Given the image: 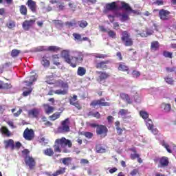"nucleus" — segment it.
Here are the masks:
<instances>
[{
  "instance_id": "1",
  "label": "nucleus",
  "mask_w": 176,
  "mask_h": 176,
  "mask_svg": "<svg viewBox=\"0 0 176 176\" xmlns=\"http://www.w3.org/2000/svg\"><path fill=\"white\" fill-rule=\"evenodd\" d=\"M61 57L64 59L65 63L70 65L72 68H76L77 65H80L83 63V58L85 55L83 53L78 52H76V56H71L69 55V51L63 50L61 52Z\"/></svg>"
},
{
  "instance_id": "2",
  "label": "nucleus",
  "mask_w": 176,
  "mask_h": 176,
  "mask_svg": "<svg viewBox=\"0 0 176 176\" xmlns=\"http://www.w3.org/2000/svg\"><path fill=\"white\" fill-rule=\"evenodd\" d=\"M72 148V142L70 140H68L64 137L61 138H58L55 140L54 144L53 146L54 152H58L61 153H68L69 151L65 148ZM61 149H63V151Z\"/></svg>"
},
{
  "instance_id": "3",
  "label": "nucleus",
  "mask_w": 176,
  "mask_h": 176,
  "mask_svg": "<svg viewBox=\"0 0 176 176\" xmlns=\"http://www.w3.org/2000/svg\"><path fill=\"white\" fill-rule=\"evenodd\" d=\"M22 153L24 156L25 166L29 167L30 170H34L36 166V161H35V159L32 156H30V150L24 149L22 151Z\"/></svg>"
},
{
  "instance_id": "4",
  "label": "nucleus",
  "mask_w": 176,
  "mask_h": 176,
  "mask_svg": "<svg viewBox=\"0 0 176 176\" xmlns=\"http://www.w3.org/2000/svg\"><path fill=\"white\" fill-rule=\"evenodd\" d=\"M121 35V41L124 46L130 47L134 45V41L129 32L123 31Z\"/></svg>"
},
{
  "instance_id": "5",
  "label": "nucleus",
  "mask_w": 176,
  "mask_h": 176,
  "mask_svg": "<svg viewBox=\"0 0 176 176\" xmlns=\"http://www.w3.org/2000/svg\"><path fill=\"white\" fill-rule=\"evenodd\" d=\"M58 87H61L63 90L57 89L54 91V94H57L58 96H65V94H68V89L69 86L68 85V82H65L63 80H59L58 84Z\"/></svg>"
},
{
  "instance_id": "6",
  "label": "nucleus",
  "mask_w": 176,
  "mask_h": 176,
  "mask_svg": "<svg viewBox=\"0 0 176 176\" xmlns=\"http://www.w3.org/2000/svg\"><path fill=\"white\" fill-rule=\"evenodd\" d=\"M154 162L159 163L158 168H166L170 164V159H168V157L162 156L160 158L154 159Z\"/></svg>"
},
{
  "instance_id": "7",
  "label": "nucleus",
  "mask_w": 176,
  "mask_h": 176,
  "mask_svg": "<svg viewBox=\"0 0 176 176\" xmlns=\"http://www.w3.org/2000/svg\"><path fill=\"white\" fill-rule=\"evenodd\" d=\"M59 133H69L71 129L69 128V118H66L61 122V125L58 128Z\"/></svg>"
},
{
  "instance_id": "8",
  "label": "nucleus",
  "mask_w": 176,
  "mask_h": 176,
  "mask_svg": "<svg viewBox=\"0 0 176 176\" xmlns=\"http://www.w3.org/2000/svg\"><path fill=\"white\" fill-rule=\"evenodd\" d=\"M111 104L108 102H105V98H102L99 100H95L91 102L90 106L96 108V107H109Z\"/></svg>"
},
{
  "instance_id": "9",
  "label": "nucleus",
  "mask_w": 176,
  "mask_h": 176,
  "mask_svg": "<svg viewBox=\"0 0 176 176\" xmlns=\"http://www.w3.org/2000/svg\"><path fill=\"white\" fill-rule=\"evenodd\" d=\"M107 64H109V60H101L100 62H98L97 60H94V67L96 69L107 70L108 69Z\"/></svg>"
},
{
  "instance_id": "10",
  "label": "nucleus",
  "mask_w": 176,
  "mask_h": 176,
  "mask_svg": "<svg viewBox=\"0 0 176 176\" xmlns=\"http://www.w3.org/2000/svg\"><path fill=\"white\" fill-rule=\"evenodd\" d=\"M23 138H25L26 141H32V140L35 138L34 129L26 128L23 132Z\"/></svg>"
},
{
  "instance_id": "11",
  "label": "nucleus",
  "mask_w": 176,
  "mask_h": 176,
  "mask_svg": "<svg viewBox=\"0 0 176 176\" xmlns=\"http://www.w3.org/2000/svg\"><path fill=\"white\" fill-rule=\"evenodd\" d=\"M108 133V128L105 125L99 124V126L96 129V134L98 135H100L102 137H107V134Z\"/></svg>"
},
{
  "instance_id": "12",
  "label": "nucleus",
  "mask_w": 176,
  "mask_h": 176,
  "mask_svg": "<svg viewBox=\"0 0 176 176\" xmlns=\"http://www.w3.org/2000/svg\"><path fill=\"white\" fill-rule=\"evenodd\" d=\"M40 113L41 110L38 108H33L28 110V116H29V118H32V119H38V118H39Z\"/></svg>"
},
{
  "instance_id": "13",
  "label": "nucleus",
  "mask_w": 176,
  "mask_h": 176,
  "mask_svg": "<svg viewBox=\"0 0 176 176\" xmlns=\"http://www.w3.org/2000/svg\"><path fill=\"white\" fill-rule=\"evenodd\" d=\"M159 17L161 20L166 21L170 20V11L162 9L159 11Z\"/></svg>"
},
{
  "instance_id": "14",
  "label": "nucleus",
  "mask_w": 176,
  "mask_h": 176,
  "mask_svg": "<svg viewBox=\"0 0 176 176\" xmlns=\"http://www.w3.org/2000/svg\"><path fill=\"white\" fill-rule=\"evenodd\" d=\"M34 24H35V19L25 20L23 22L22 27L25 31H29Z\"/></svg>"
},
{
  "instance_id": "15",
  "label": "nucleus",
  "mask_w": 176,
  "mask_h": 176,
  "mask_svg": "<svg viewBox=\"0 0 176 176\" xmlns=\"http://www.w3.org/2000/svg\"><path fill=\"white\" fill-rule=\"evenodd\" d=\"M97 74L99 75L98 78V82L99 83H101V82H104V80H107L109 76H111V74L109 73H107L105 72H101L98 71L97 72Z\"/></svg>"
},
{
  "instance_id": "16",
  "label": "nucleus",
  "mask_w": 176,
  "mask_h": 176,
  "mask_svg": "<svg viewBox=\"0 0 176 176\" xmlns=\"http://www.w3.org/2000/svg\"><path fill=\"white\" fill-rule=\"evenodd\" d=\"M34 82H36V75H32L26 78L23 83H26V86L31 87L32 86Z\"/></svg>"
},
{
  "instance_id": "17",
  "label": "nucleus",
  "mask_w": 176,
  "mask_h": 176,
  "mask_svg": "<svg viewBox=\"0 0 176 176\" xmlns=\"http://www.w3.org/2000/svg\"><path fill=\"white\" fill-rule=\"evenodd\" d=\"M26 5L33 13H36V2L33 0H28Z\"/></svg>"
},
{
  "instance_id": "18",
  "label": "nucleus",
  "mask_w": 176,
  "mask_h": 176,
  "mask_svg": "<svg viewBox=\"0 0 176 176\" xmlns=\"http://www.w3.org/2000/svg\"><path fill=\"white\" fill-rule=\"evenodd\" d=\"M74 40L77 42H83L89 41V37H83L82 38V35L79 33H73Z\"/></svg>"
},
{
  "instance_id": "19",
  "label": "nucleus",
  "mask_w": 176,
  "mask_h": 176,
  "mask_svg": "<svg viewBox=\"0 0 176 176\" xmlns=\"http://www.w3.org/2000/svg\"><path fill=\"white\" fill-rule=\"evenodd\" d=\"M5 144V149H8V148H10L12 151L14 149V141L12 139L4 141Z\"/></svg>"
},
{
  "instance_id": "20",
  "label": "nucleus",
  "mask_w": 176,
  "mask_h": 176,
  "mask_svg": "<svg viewBox=\"0 0 176 176\" xmlns=\"http://www.w3.org/2000/svg\"><path fill=\"white\" fill-rule=\"evenodd\" d=\"M43 107L46 115H50L51 113H53V112H54V107L50 106L49 104H44Z\"/></svg>"
},
{
  "instance_id": "21",
  "label": "nucleus",
  "mask_w": 176,
  "mask_h": 176,
  "mask_svg": "<svg viewBox=\"0 0 176 176\" xmlns=\"http://www.w3.org/2000/svg\"><path fill=\"white\" fill-rule=\"evenodd\" d=\"M161 109H163L164 112L168 113L171 111V104L169 103L162 102L161 104Z\"/></svg>"
},
{
  "instance_id": "22",
  "label": "nucleus",
  "mask_w": 176,
  "mask_h": 176,
  "mask_svg": "<svg viewBox=\"0 0 176 176\" xmlns=\"http://www.w3.org/2000/svg\"><path fill=\"white\" fill-rule=\"evenodd\" d=\"M12 84L5 83L3 81L0 80V90H9V89H12Z\"/></svg>"
},
{
  "instance_id": "23",
  "label": "nucleus",
  "mask_w": 176,
  "mask_h": 176,
  "mask_svg": "<svg viewBox=\"0 0 176 176\" xmlns=\"http://www.w3.org/2000/svg\"><path fill=\"white\" fill-rule=\"evenodd\" d=\"M60 112H56L54 114H52V116H49V119L50 120H52L53 122L54 120H57V119H60V117L61 116V113H63V111H64V109L60 110Z\"/></svg>"
},
{
  "instance_id": "24",
  "label": "nucleus",
  "mask_w": 176,
  "mask_h": 176,
  "mask_svg": "<svg viewBox=\"0 0 176 176\" xmlns=\"http://www.w3.org/2000/svg\"><path fill=\"white\" fill-rule=\"evenodd\" d=\"M129 151H131V152H133V153H131L130 155V159H131V160H135V159H138V157H140V154L137 153V149H135V148H131L129 149Z\"/></svg>"
},
{
  "instance_id": "25",
  "label": "nucleus",
  "mask_w": 176,
  "mask_h": 176,
  "mask_svg": "<svg viewBox=\"0 0 176 176\" xmlns=\"http://www.w3.org/2000/svg\"><path fill=\"white\" fill-rule=\"evenodd\" d=\"M118 9V6H116V2H112L106 4V10H116Z\"/></svg>"
},
{
  "instance_id": "26",
  "label": "nucleus",
  "mask_w": 176,
  "mask_h": 176,
  "mask_svg": "<svg viewBox=\"0 0 176 176\" xmlns=\"http://www.w3.org/2000/svg\"><path fill=\"white\" fill-rule=\"evenodd\" d=\"M118 69V71H122V72H127L129 71V66L126 65L124 63H120Z\"/></svg>"
},
{
  "instance_id": "27",
  "label": "nucleus",
  "mask_w": 176,
  "mask_h": 176,
  "mask_svg": "<svg viewBox=\"0 0 176 176\" xmlns=\"http://www.w3.org/2000/svg\"><path fill=\"white\" fill-rule=\"evenodd\" d=\"M65 170H67L65 167H60L58 170H57L52 175V176L63 175V174L65 173Z\"/></svg>"
},
{
  "instance_id": "28",
  "label": "nucleus",
  "mask_w": 176,
  "mask_h": 176,
  "mask_svg": "<svg viewBox=\"0 0 176 176\" xmlns=\"http://www.w3.org/2000/svg\"><path fill=\"white\" fill-rule=\"evenodd\" d=\"M159 47H160V43H159V41L151 42V50H153V52H156V50H159Z\"/></svg>"
},
{
  "instance_id": "29",
  "label": "nucleus",
  "mask_w": 176,
  "mask_h": 176,
  "mask_svg": "<svg viewBox=\"0 0 176 176\" xmlns=\"http://www.w3.org/2000/svg\"><path fill=\"white\" fill-rule=\"evenodd\" d=\"M120 97L122 100H125L127 104H131V99L130 98V96L128 94L122 93L120 94Z\"/></svg>"
},
{
  "instance_id": "30",
  "label": "nucleus",
  "mask_w": 176,
  "mask_h": 176,
  "mask_svg": "<svg viewBox=\"0 0 176 176\" xmlns=\"http://www.w3.org/2000/svg\"><path fill=\"white\" fill-rule=\"evenodd\" d=\"M52 57L54 65H56L57 67H58V65H61V63L58 61V59L60 58L58 54H54Z\"/></svg>"
},
{
  "instance_id": "31",
  "label": "nucleus",
  "mask_w": 176,
  "mask_h": 176,
  "mask_svg": "<svg viewBox=\"0 0 176 176\" xmlns=\"http://www.w3.org/2000/svg\"><path fill=\"white\" fill-rule=\"evenodd\" d=\"M19 12L22 16H27V14L28 13L27 6H25V5H21L19 6Z\"/></svg>"
},
{
  "instance_id": "32",
  "label": "nucleus",
  "mask_w": 176,
  "mask_h": 176,
  "mask_svg": "<svg viewBox=\"0 0 176 176\" xmlns=\"http://www.w3.org/2000/svg\"><path fill=\"white\" fill-rule=\"evenodd\" d=\"M41 64L44 67H50V60H47V57L46 56H43L41 60Z\"/></svg>"
},
{
  "instance_id": "33",
  "label": "nucleus",
  "mask_w": 176,
  "mask_h": 176,
  "mask_svg": "<svg viewBox=\"0 0 176 176\" xmlns=\"http://www.w3.org/2000/svg\"><path fill=\"white\" fill-rule=\"evenodd\" d=\"M88 116L89 117H92V118H96V119H100L101 118V114L98 111H96V112L89 111L88 113Z\"/></svg>"
},
{
  "instance_id": "34",
  "label": "nucleus",
  "mask_w": 176,
  "mask_h": 176,
  "mask_svg": "<svg viewBox=\"0 0 176 176\" xmlns=\"http://www.w3.org/2000/svg\"><path fill=\"white\" fill-rule=\"evenodd\" d=\"M43 153L45 155V156L52 157L53 155H54V151H53V148H48L45 150H43Z\"/></svg>"
},
{
  "instance_id": "35",
  "label": "nucleus",
  "mask_w": 176,
  "mask_h": 176,
  "mask_svg": "<svg viewBox=\"0 0 176 176\" xmlns=\"http://www.w3.org/2000/svg\"><path fill=\"white\" fill-rule=\"evenodd\" d=\"M77 75H78V76H83L86 75V68L79 67L77 70Z\"/></svg>"
},
{
  "instance_id": "36",
  "label": "nucleus",
  "mask_w": 176,
  "mask_h": 176,
  "mask_svg": "<svg viewBox=\"0 0 176 176\" xmlns=\"http://www.w3.org/2000/svg\"><path fill=\"white\" fill-rule=\"evenodd\" d=\"M58 51H60V47L55 45H51L47 47V52H51L52 53H57Z\"/></svg>"
},
{
  "instance_id": "37",
  "label": "nucleus",
  "mask_w": 176,
  "mask_h": 176,
  "mask_svg": "<svg viewBox=\"0 0 176 176\" xmlns=\"http://www.w3.org/2000/svg\"><path fill=\"white\" fill-rule=\"evenodd\" d=\"M145 122L148 130H152V129H153V122L151 120V118H147L145 120Z\"/></svg>"
},
{
  "instance_id": "38",
  "label": "nucleus",
  "mask_w": 176,
  "mask_h": 176,
  "mask_svg": "<svg viewBox=\"0 0 176 176\" xmlns=\"http://www.w3.org/2000/svg\"><path fill=\"white\" fill-rule=\"evenodd\" d=\"M129 113H130V112H129V110L121 109L119 111L118 115H120L123 118V119H126V116L129 115Z\"/></svg>"
},
{
  "instance_id": "39",
  "label": "nucleus",
  "mask_w": 176,
  "mask_h": 176,
  "mask_svg": "<svg viewBox=\"0 0 176 176\" xmlns=\"http://www.w3.org/2000/svg\"><path fill=\"white\" fill-rule=\"evenodd\" d=\"M139 35H140V36H142V38H146L147 36L153 35V30H147L146 32V33L142 32V33L139 34Z\"/></svg>"
},
{
  "instance_id": "40",
  "label": "nucleus",
  "mask_w": 176,
  "mask_h": 176,
  "mask_svg": "<svg viewBox=\"0 0 176 176\" xmlns=\"http://www.w3.org/2000/svg\"><path fill=\"white\" fill-rule=\"evenodd\" d=\"M61 161L64 166H69V164H71V162L72 161V158L65 157L63 159H61Z\"/></svg>"
},
{
  "instance_id": "41",
  "label": "nucleus",
  "mask_w": 176,
  "mask_h": 176,
  "mask_svg": "<svg viewBox=\"0 0 176 176\" xmlns=\"http://www.w3.org/2000/svg\"><path fill=\"white\" fill-rule=\"evenodd\" d=\"M140 116L144 120H146L148 119V118H149V113H148V112H146V111H140Z\"/></svg>"
},
{
  "instance_id": "42",
  "label": "nucleus",
  "mask_w": 176,
  "mask_h": 176,
  "mask_svg": "<svg viewBox=\"0 0 176 176\" xmlns=\"http://www.w3.org/2000/svg\"><path fill=\"white\" fill-rule=\"evenodd\" d=\"M6 27H8L9 30H12V28L16 27V22H14V21H9L6 23Z\"/></svg>"
},
{
  "instance_id": "43",
  "label": "nucleus",
  "mask_w": 176,
  "mask_h": 176,
  "mask_svg": "<svg viewBox=\"0 0 176 176\" xmlns=\"http://www.w3.org/2000/svg\"><path fill=\"white\" fill-rule=\"evenodd\" d=\"M1 133L7 135L8 137H10V131L6 126H2L1 128Z\"/></svg>"
},
{
  "instance_id": "44",
  "label": "nucleus",
  "mask_w": 176,
  "mask_h": 176,
  "mask_svg": "<svg viewBox=\"0 0 176 176\" xmlns=\"http://www.w3.org/2000/svg\"><path fill=\"white\" fill-rule=\"evenodd\" d=\"M122 9H124L125 10H127L128 12L131 11V7L129 5V3H126L125 2L121 3Z\"/></svg>"
},
{
  "instance_id": "45",
  "label": "nucleus",
  "mask_w": 176,
  "mask_h": 176,
  "mask_svg": "<svg viewBox=\"0 0 176 176\" xmlns=\"http://www.w3.org/2000/svg\"><path fill=\"white\" fill-rule=\"evenodd\" d=\"M82 135H85V137L86 138H87L88 140H90V139L93 138V137H94V135L93 134V133L89 132V131L82 132Z\"/></svg>"
},
{
  "instance_id": "46",
  "label": "nucleus",
  "mask_w": 176,
  "mask_h": 176,
  "mask_svg": "<svg viewBox=\"0 0 176 176\" xmlns=\"http://www.w3.org/2000/svg\"><path fill=\"white\" fill-rule=\"evenodd\" d=\"M20 53H21V52L20 50L14 49L11 52V56H12L13 58L17 57L19 56V54H20Z\"/></svg>"
},
{
  "instance_id": "47",
  "label": "nucleus",
  "mask_w": 176,
  "mask_h": 176,
  "mask_svg": "<svg viewBox=\"0 0 176 176\" xmlns=\"http://www.w3.org/2000/svg\"><path fill=\"white\" fill-rule=\"evenodd\" d=\"M78 24L80 28H86V26L89 25V23L86 21H80L78 22Z\"/></svg>"
},
{
  "instance_id": "48",
  "label": "nucleus",
  "mask_w": 176,
  "mask_h": 176,
  "mask_svg": "<svg viewBox=\"0 0 176 176\" xmlns=\"http://www.w3.org/2000/svg\"><path fill=\"white\" fill-rule=\"evenodd\" d=\"M65 25L68 27V28H71V27H75V25H76V21L73 20L72 22L67 21L65 22Z\"/></svg>"
},
{
  "instance_id": "49",
  "label": "nucleus",
  "mask_w": 176,
  "mask_h": 176,
  "mask_svg": "<svg viewBox=\"0 0 176 176\" xmlns=\"http://www.w3.org/2000/svg\"><path fill=\"white\" fill-rule=\"evenodd\" d=\"M107 34L110 38H112L113 39H116V32L113 30L107 31Z\"/></svg>"
},
{
  "instance_id": "50",
  "label": "nucleus",
  "mask_w": 176,
  "mask_h": 176,
  "mask_svg": "<svg viewBox=\"0 0 176 176\" xmlns=\"http://www.w3.org/2000/svg\"><path fill=\"white\" fill-rule=\"evenodd\" d=\"M53 23L56 27H63L64 23L60 20H54Z\"/></svg>"
},
{
  "instance_id": "51",
  "label": "nucleus",
  "mask_w": 176,
  "mask_h": 176,
  "mask_svg": "<svg viewBox=\"0 0 176 176\" xmlns=\"http://www.w3.org/2000/svg\"><path fill=\"white\" fill-rule=\"evenodd\" d=\"M163 56H164L166 58H173V52H169L168 51H164Z\"/></svg>"
},
{
  "instance_id": "52",
  "label": "nucleus",
  "mask_w": 176,
  "mask_h": 176,
  "mask_svg": "<svg viewBox=\"0 0 176 176\" xmlns=\"http://www.w3.org/2000/svg\"><path fill=\"white\" fill-rule=\"evenodd\" d=\"M94 56L95 57V58H107V57H108L107 54H98V53L94 54Z\"/></svg>"
},
{
  "instance_id": "53",
  "label": "nucleus",
  "mask_w": 176,
  "mask_h": 176,
  "mask_svg": "<svg viewBox=\"0 0 176 176\" xmlns=\"http://www.w3.org/2000/svg\"><path fill=\"white\" fill-rule=\"evenodd\" d=\"M96 152L98 153H104V152H105V148H102L101 145H98L96 146Z\"/></svg>"
},
{
  "instance_id": "54",
  "label": "nucleus",
  "mask_w": 176,
  "mask_h": 176,
  "mask_svg": "<svg viewBox=\"0 0 176 176\" xmlns=\"http://www.w3.org/2000/svg\"><path fill=\"white\" fill-rule=\"evenodd\" d=\"M162 146L166 149V151H167V152H168V153H173V151L170 148V145L167 144V143L163 142Z\"/></svg>"
},
{
  "instance_id": "55",
  "label": "nucleus",
  "mask_w": 176,
  "mask_h": 176,
  "mask_svg": "<svg viewBox=\"0 0 176 176\" xmlns=\"http://www.w3.org/2000/svg\"><path fill=\"white\" fill-rule=\"evenodd\" d=\"M165 82L168 83V85H173L174 80H173V78H170L168 76L164 78Z\"/></svg>"
},
{
  "instance_id": "56",
  "label": "nucleus",
  "mask_w": 176,
  "mask_h": 176,
  "mask_svg": "<svg viewBox=\"0 0 176 176\" xmlns=\"http://www.w3.org/2000/svg\"><path fill=\"white\" fill-rule=\"evenodd\" d=\"M70 104L76 107V108H77V109H82V106H80V104H79L78 102H73L72 101H71Z\"/></svg>"
},
{
  "instance_id": "57",
  "label": "nucleus",
  "mask_w": 176,
  "mask_h": 176,
  "mask_svg": "<svg viewBox=\"0 0 176 176\" xmlns=\"http://www.w3.org/2000/svg\"><path fill=\"white\" fill-rule=\"evenodd\" d=\"M32 93V88L30 87L28 91H24L23 93V97H28V96H30Z\"/></svg>"
},
{
  "instance_id": "58",
  "label": "nucleus",
  "mask_w": 176,
  "mask_h": 176,
  "mask_svg": "<svg viewBox=\"0 0 176 176\" xmlns=\"http://www.w3.org/2000/svg\"><path fill=\"white\" fill-rule=\"evenodd\" d=\"M116 131H117V134H118V135H122V134L123 133V131H124V130H126V128H120V127H118L116 128Z\"/></svg>"
},
{
  "instance_id": "59",
  "label": "nucleus",
  "mask_w": 176,
  "mask_h": 176,
  "mask_svg": "<svg viewBox=\"0 0 176 176\" xmlns=\"http://www.w3.org/2000/svg\"><path fill=\"white\" fill-rule=\"evenodd\" d=\"M132 75L133 78H139V76H140L141 75V73L137 70H133L132 72Z\"/></svg>"
},
{
  "instance_id": "60",
  "label": "nucleus",
  "mask_w": 176,
  "mask_h": 176,
  "mask_svg": "<svg viewBox=\"0 0 176 176\" xmlns=\"http://www.w3.org/2000/svg\"><path fill=\"white\" fill-rule=\"evenodd\" d=\"M129 20V15L126 14H122L120 21L122 22L127 21Z\"/></svg>"
},
{
  "instance_id": "61",
  "label": "nucleus",
  "mask_w": 176,
  "mask_h": 176,
  "mask_svg": "<svg viewBox=\"0 0 176 176\" xmlns=\"http://www.w3.org/2000/svg\"><path fill=\"white\" fill-rule=\"evenodd\" d=\"M176 68L175 67H166V72L168 73H170V72H175Z\"/></svg>"
},
{
  "instance_id": "62",
  "label": "nucleus",
  "mask_w": 176,
  "mask_h": 176,
  "mask_svg": "<svg viewBox=\"0 0 176 176\" xmlns=\"http://www.w3.org/2000/svg\"><path fill=\"white\" fill-rule=\"evenodd\" d=\"M22 113H23V109H19V111L16 113H14L13 115L14 118H19V116L21 115Z\"/></svg>"
},
{
  "instance_id": "63",
  "label": "nucleus",
  "mask_w": 176,
  "mask_h": 176,
  "mask_svg": "<svg viewBox=\"0 0 176 176\" xmlns=\"http://www.w3.org/2000/svg\"><path fill=\"white\" fill-rule=\"evenodd\" d=\"M139 171L138 169H133L130 172V175L131 176H135L137 174H138Z\"/></svg>"
},
{
  "instance_id": "64",
  "label": "nucleus",
  "mask_w": 176,
  "mask_h": 176,
  "mask_svg": "<svg viewBox=\"0 0 176 176\" xmlns=\"http://www.w3.org/2000/svg\"><path fill=\"white\" fill-rule=\"evenodd\" d=\"M113 25V30H119V28L120 27V25H119L118 22H114Z\"/></svg>"
}]
</instances>
